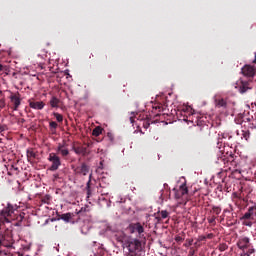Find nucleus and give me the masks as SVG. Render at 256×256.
Wrapping results in <instances>:
<instances>
[{"instance_id":"a211bd4d","label":"nucleus","mask_w":256,"mask_h":256,"mask_svg":"<svg viewBox=\"0 0 256 256\" xmlns=\"http://www.w3.org/2000/svg\"><path fill=\"white\" fill-rule=\"evenodd\" d=\"M102 133H103V128L97 126V127L93 130L92 135H94V137H99V135H101Z\"/></svg>"},{"instance_id":"f03ea898","label":"nucleus","mask_w":256,"mask_h":256,"mask_svg":"<svg viewBox=\"0 0 256 256\" xmlns=\"http://www.w3.org/2000/svg\"><path fill=\"white\" fill-rule=\"evenodd\" d=\"M124 249H127L129 255L135 256L141 251V241L136 238H128L124 241Z\"/></svg>"},{"instance_id":"5701e85b","label":"nucleus","mask_w":256,"mask_h":256,"mask_svg":"<svg viewBox=\"0 0 256 256\" xmlns=\"http://www.w3.org/2000/svg\"><path fill=\"white\" fill-rule=\"evenodd\" d=\"M212 211L216 214V215H219L221 213V207L219 206H214L212 208Z\"/></svg>"},{"instance_id":"412c9836","label":"nucleus","mask_w":256,"mask_h":256,"mask_svg":"<svg viewBox=\"0 0 256 256\" xmlns=\"http://www.w3.org/2000/svg\"><path fill=\"white\" fill-rule=\"evenodd\" d=\"M54 117L56 118V120L58 121V123H62L63 121V115L57 113V112H54L53 113Z\"/></svg>"},{"instance_id":"9b49d317","label":"nucleus","mask_w":256,"mask_h":256,"mask_svg":"<svg viewBox=\"0 0 256 256\" xmlns=\"http://www.w3.org/2000/svg\"><path fill=\"white\" fill-rule=\"evenodd\" d=\"M72 149H73L74 153H76V155H87L86 147L78 146V147H73Z\"/></svg>"},{"instance_id":"6ab92c4d","label":"nucleus","mask_w":256,"mask_h":256,"mask_svg":"<svg viewBox=\"0 0 256 256\" xmlns=\"http://www.w3.org/2000/svg\"><path fill=\"white\" fill-rule=\"evenodd\" d=\"M80 173H82V175H87L89 173V167L85 164H82L80 167Z\"/></svg>"},{"instance_id":"2f4dec72","label":"nucleus","mask_w":256,"mask_h":256,"mask_svg":"<svg viewBox=\"0 0 256 256\" xmlns=\"http://www.w3.org/2000/svg\"><path fill=\"white\" fill-rule=\"evenodd\" d=\"M0 71H3V65L0 64Z\"/></svg>"},{"instance_id":"4be33fe9","label":"nucleus","mask_w":256,"mask_h":256,"mask_svg":"<svg viewBox=\"0 0 256 256\" xmlns=\"http://www.w3.org/2000/svg\"><path fill=\"white\" fill-rule=\"evenodd\" d=\"M218 107H227V102L224 99H220L217 102Z\"/></svg>"},{"instance_id":"72a5a7b5","label":"nucleus","mask_w":256,"mask_h":256,"mask_svg":"<svg viewBox=\"0 0 256 256\" xmlns=\"http://www.w3.org/2000/svg\"><path fill=\"white\" fill-rule=\"evenodd\" d=\"M203 240H205V237H200V241H203Z\"/></svg>"},{"instance_id":"9d476101","label":"nucleus","mask_w":256,"mask_h":256,"mask_svg":"<svg viewBox=\"0 0 256 256\" xmlns=\"http://www.w3.org/2000/svg\"><path fill=\"white\" fill-rule=\"evenodd\" d=\"M57 152L62 155V157H67L69 155V150L65 147V143L58 144Z\"/></svg>"},{"instance_id":"20e7f679","label":"nucleus","mask_w":256,"mask_h":256,"mask_svg":"<svg viewBox=\"0 0 256 256\" xmlns=\"http://www.w3.org/2000/svg\"><path fill=\"white\" fill-rule=\"evenodd\" d=\"M10 103L13 105V110L18 111L21 106V94L19 92H10Z\"/></svg>"},{"instance_id":"473e14b6","label":"nucleus","mask_w":256,"mask_h":256,"mask_svg":"<svg viewBox=\"0 0 256 256\" xmlns=\"http://www.w3.org/2000/svg\"><path fill=\"white\" fill-rule=\"evenodd\" d=\"M130 121H131V123H133V122H134L133 117H130Z\"/></svg>"},{"instance_id":"6e6552de","label":"nucleus","mask_w":256,"mask_h":256,"mask_svg":"<svg viewBox=\"0 0 256 256\" xmlns=\"http://www.w3.org/2000/svg\"><path fill=\"white\" fill-rule=\"evenodd\" d=\"M242 73L243 75H245V77H255V67L251 66V65H245L242 68Z\"/></svg>"},{"instance_id":"b1692460","label":"nucleus","mask_w":256,"mask_h":256,"mask_svg":"<svg viewBox=\"0 0 256 256\" xmlns=\"http://www.w3.org/2000/svg\"><path fill=\"white\" fill-rule=\"evenodd\" d=\"M27 157H35V152L28 150L27 151Z\"/></svg>"},{"instance_id":"ddd939ff","label":"nucleus","mask_w":256,"mask_h":256,"mask_svg":"<svg viewBox=\"0 0 256 256\" xmlns=\"http://www.w3.org/2000/svg\"><path fill=\"white\" fill-rule=\"evenodd\" d=\"M239 247L241 249H247V247H249V238L248 237L242 238L239 243Z\"/></svg>"},{"instance_id":"aec40b11","label":"nucleus","mask_w":256,"mask_h":256,"mask_svg":"<svg viewBox=\"0 0 256 256\" xmlns=\"http://www.w3.org/2000/svg\"><path fill=\"white\" fill-rule=\"evenodd\" d=\"M71 213L62 214L61 219L62 221H65L66 223H69L71 221Z\"/></svg>"},{"instance_id":"dca6fc26","label":"nucleus","mask_w":256,"mask_h":256,"mask_svg":"<svg viewBox=\"0 0 256 256\" xmlns=\"http://www.w3.org/2000/svg\"><path fill=\"white\" fill-rule=\"evenodd\" d=\"M253 215H255V213L253 212V207H250L248 212L244 214L242 219H253Z\"/></svg>"},{"instance_id":"4c0bfd02","label":"nucleus","mask_w":256,"mask_h":256,"mask_svg":"<svg viewBox=\"0 0 256 256\" xmlns=\"http://www.w3.org/2000/svg\"><path fill=\"white\" fill-rule=\"evenodd\" d=\"M1 93H2V92H1V90H0V95H1Z\"/></svg>"},{"instance_id":"7ed1b4c3","label":"nucleus","mask_w":256,"mask_h":256,"mask_svg":"<svg viewBox=\"0 0 256 256\" xmlns=\"http://www.w3.org/2000/svg\"><path fill=\"white\" fill-rule=\"evenodd\" d=\"M48 161L52 163L50 166V171H57V169L61 167V158H59L55 153L49 154Z\"/></svg>"},{"instance_id":"e433bc0d","label":"nucleus","mask_w":256,"mask_h":256,"mask_svg":"<svg viewBox=\"0 0 256 256\" xmlns=\"http://www.w3.org/2000/svg\"><path fill=\"white\" fill-rule=\"evenodd\" d=\"M88 195H91V190H88Z\"/></svg>"},{"instance_id":"c9c22d12","label":"nucleus","mask_w":256,"mask_h":256,"mask_svg":"<svg viewBox=\"0 0 256 256\" xmlns=\"http://www.w3.org/2000/svg\"><path fill=\"white\" fill-rule=\"evenodd\" d=\"M158 109H159V111H161L162 107H161V106H158Z\"/></svg>"},{"instance_id":"7c9ffc66","label":"nucleus","mask_w":256,"mask_h":256,"mask_svg":"<svg viewBox=\"0 0 256 256\" xmlns=\"http://www.w3.org/2000/svg\"><path fill=\"white\" fill-rule=\"evenodd\" d=\"M213 221H215V218L210 219L209 223H213Z\"/></svg>"},{"instance_id":"2eb2a0df","label":"nucleus","mask_w":256,"mask_h":256,"mask_svg":"<svg viewBox=\"0 0 256 256\" xmlns=\"http://www.w3.org/2000/svg\"><path fill=\"white\" fill-rule=\"evenodd\" d=\"M158 215L160 216H157L156 219L161 221V219H167V217H169V212H167V210H162L161 212H158Z\"/></svg>"},{"instance_id":"393cba45","label":"nucleus","mask_w":256,"mask_h":256,"mask_svg":"<svg viewBox=\"0 0 256 256\" xmlns=\"http://www.w3.org/2000/svg\"><path fill=\"white\" fill-rule=\"evenodd\" d=\"M50 127L52 129H57V122H54V121L50 122Z\"/></svg>"},{"instance_id":"0eeeda50","label":"nucleus","mask_w":256,"mask_h":256,"mask_svg":"<svg viewBox=\"0 0 256 256\" xmlns=\"http://www.w3.org/2000/svg\"><path fill=\"white\" fill-rule=\"evenodd\" d=\"M189 193V188H187V181H184L176 192V198L181 199L183 195H187Z\"/></svg>"},{"instance_id":"bb28decb","label":"nucleus","mask_w":256,"mask_h":256,"mask_svg":"<svg viewBox=\"0 0 256 256\" xmlns=\"http://www.w3.org/2000/svg\"><path fill=\"white\" fill-rule=\"evenodd\" d=\"M175 241H183V238L181 237V236H177L176 238H175Z\"/></svg>"},{"instance_id":"423d86ee","label":"nucleus","mask_w":256,"mask_h":256,"mask_svg":"<svg viewBox=\"0 0 256 256\" xmlns=\"http://www.w3.org/2000/svg\"><path fill=\"white\" fill-rule=\"evenodd\" d=\"M129 231L130 233H138L142 235V233H145V228H143L141 223H134L129 225Z\"/></svg>"},{"instance_id":"1a4fd4ad","label":"nucleus","mask_w":256,"mask_h":256,"mask_svg":"<svg viewBox=\"0 0 256 256\" xmlns=\"http://www.w3.org/2000/svg\"><path fill=\"white\" fill-rule=\"evenodd\" d=\"M29 107H31V109H36L38 111H41V109L45 107V103H43V101H38V102L30 101Z\"/></svg>"},{"instance_id":"4468645a","label":"nucleus","mask_w":256,"mask_h":256,"mask_svg":"<svg viewBox=\"0 0 256 256\" xmlns=\"http://www.w3.org/2000/svg\"><path fill=\"white\" fill-rule=\"evenodd\" d=\"M224 139H231V135H229V133H225V132L218 134V145H219V143H223Z\"/></svg>"},{"instance_id":"39448f33","label":"nucleus","mask_w":256,"mask_h":256,"mask_svg":"<svg viewBox=\"0 0 256 256\" xmlns=\"http://www.w3.org/2000/svg\"><path fill=\"white\" fill-rule=\"evenodd\" d=\"M236 89H238L239 93H247L249 89H251V86H249V82L247 81H240L236 83L235 86Z\"/></svg>"},{"instance_id":"f257e3e1","label":"nucleus","mask_w":256,"mask_h":256,"mask_svg":"<svg viewBox=\"0 0 256 256\" xmlns=\"http://www.w3.org/2000/svg\"><path fill=\"white\" fill-rule=\"evenodd\" d=\"M16 209L17 206H13L11 203H8L6 207L0 210V246L5 239V236L3 235L5 231L13 229V225L11 224V220H9V217H11L13 213H15Z\"/></svg>"},{"instance_id":"c85d7f7f","label":"nucleus","mask_w":256,"mask_h":256,"mask_svg":"<svg viewBox=\"0 0 256 256\" xmlns=\"http://www.w3.org/2000/svg\"><path fill=\"white\" fill-rule=\"evenodd\" d=\"M241 256H249V252H242Z\"/></svg>"},{"instance_id":"a878e982","label":"nucleus","mask_w":256,"mask_h":256,"mask_svg":"<svg viewBox=\"0 0 256 256\" xmlns=\"http://www.w3.org/2000/svg\"><path fill=\"white\" fill-rule=\"evenodd\" d=\"M5 107V100L1 99L0 100V109H3Z\"/></svg>"},{"instance_id":"f8f14e48","label":"nucleus","mask_w":256,"mask_h":256,"mask_svg":"<svg viewBox=\"0 0 256 256\" xmlns=\"http://www.w3.org/2000/svg\"><path fill=\"white\" fill-rule=\"evenodd\" d=\"M61 103V100H59V98L53 96L51 99H50V106L57 109L59 108V104Z\"/></svg>"},{"instance_id":"f704fd0d","label":"nucleus","mask_w":256,"mask_h":256,"mask_svg":"<svg viewBox=\"0 0 256 256\" xmlns=\"http://www.w3.org/2000/svg\"><path fill=\"white\" fill-rule=\"evenodd\" d=\"M245 225H248L249 227H251V223H246Z\"/></svg>"},{"instance_id":"f3484780","label":"nucleus","mask_w":256,"mask_h":256,"mask_svg":"<svg viewBox=\"0 0 256 256\" xmlns=\"http://www.w3.org/2000/svg\"><path fill=\"white\" fill-rule=\"evenodd\" d=\"M182 111L188 113V115H195V110L191 106H184Z\"/></svg>"},{"instance_id":"c756f323","label":"nucleus","mask_w":256,"mask_h":256,"mask_svg":"<svg viewBox=\"0 0 256 256\" xmlns=\"http://www.w3.org/2000/svg\"><path fill=\"white\" fill-rule=\"evenodd\" d=\"M248 253H249V256H251L252 253H255V250H249Z\"/></svg>"},{"instance_id":"cd10ccee","label":"nucleus","mask_w":256,"mask_h":256,"mask_svg":"<svg viewBox=\"0 0 256 256\" xmlns=\"http://www.w3.org/2000/svg\"><path fill=\"white\" fill-rule=\"evenodd\" d=\"M252 210L254 212V216L256 217V205L252 207Z\"/></svg>"}]
</instances>
